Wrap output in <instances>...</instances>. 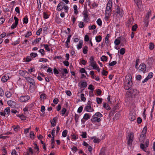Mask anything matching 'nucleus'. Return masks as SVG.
<instances>
[{
  "label": "nucleus",
  "mask_w": 155,
  "mask_h": 155,
  "mask_svg": "<svg viewBox=\"0 0 155 155\" xmlns=\"http://www.w3.org/2000/svg\"><path fill=\"white\" fill-rule=\"evenodd\" d=\"M132 77L130 74L127 75L124 82V87L126 90L130 89L133 83L131 81Z\"/></svg>",
  "instance_id": "1"
},
{
  "label": "nucleus",
  "mask_w": 155,
  "mask_h": 155,
  "mask_svg": "<svg viewBox=\"0 0 155 155\" xmlns=\"http://www.w3.org/2000/svg\"><path fill=\"white\" fill-rule=\"evenodd\" d=\"M25 78L27 81L30 83V91L31 92H33L35 89V84L34 80L30 77H25Z\"/></svg>",
  "instance_id": "2"
},
{
  "label": "nucleus",
  "mask_w": 155,
  "mask_h": 155,
  "mask_svg": "<svg viewBox=\"0 0 155 155\" xmlns=\"http://www.w3.org/2000/svg\"><path fill=\"white\" fill-rule=\"evenodd\" d=\"M88 13V12L87 10H84L82 13V14L84 15V21L86 22H88L90 20Z\"/></svg>",
  "instance_id": "3"
},
{
  "label": "nucleus",
  "mask_w": 155,
  "mask_h": 155,
  "mask_svg": "<svg viewBox=\"0 0 155 155\" xmlns=\"http://www.w3.org/2000/svg\"><path fill=\"white\" fill-rule=\"evenodd\" d=\"M128 140L127 142V144L129 145H131L134 140V135L132 132L130 133L128 136Z\"/></svg>",
  "instance_id": "4"
},
{
  "label": "nucleus",
  "mask_w": 155,
  "mask_h": 155,
  "mask_svg": "<svg viewBox=\"0 0 155 155\" xmlns=\"http://www.w3.org/2000/svg\"><path fill=\"white\" fill-rule=\"evenodd\" d=\"M30 99V97L28 95L21 96L20 97L19 101L21 102L27 101Z\"/></svg>",
  "instance_id": "5"
},
{
  "label": "nucleus",
  "mask_w": 155,
  "mask_h": 155,
  "mask_svg": "<svg viewBox=\"0 0 155 155\" xmlns=\"http://www.w3.org/2000/svg\"><path fill=\"white\" fill-rule=\"evenodd\" d=\"M140 69V71H142L143 73H144L146 70V64L144 63L141 64L139 66Z\"/></svg>",
  "instance_id": "6"
},
{
  "label": "nucleus",
  "mask_w": 155,
  "mask_h": 155,
  "mask_svg": "<svg viewBox=\"0 0 155 155\" xmlns=\"http://www.w3.org/2000/svg\"><path fill=\"white\" fill-rule=\"evenodd\" d=\"M65 5L64 3L61 2L58 4L57 9L59 11H61L64 8V7Z\"/></svg>",
  "instance_id": "7"
},
{
  "label": "nucleus",
  "mask_w": 155,
  "mask_h": 155,
  "mask_svg": "<svg viewBox=\"0 0 155 155\" xmlns=\"http://www.w3.org/2000/svg\"><path fill=\"white\" fill-rule=\"evenodd\" d=\"M147 131V126H145L143 128V130L141 133V135H140V137L143 138H145V137L146 136V134Z\"/></svg>",
  "instance_id": "8"
},
{
  "label": "nucleus",
  "mask_w": 155,
  "mask_h": 155,
  "mask_svg": "<svg viewBox=\"0 0 155 155\" xmlns=\"http://www.w3.org/2000/svg\"><path fill=\"white\" fill-rule=\"evenodd\" d=\"M134 90L130 89L129 91L127 92L126 95L128 97H131L132 96L135 95V94H134Z\"/></svg>",
  "instance_id": "9"
},
{
  "label": "nucleus",
  "mask_w": 155,
  "mask_h": 155,
  "mask_svg": "<svg viewBox=\"0 0 155 155\" xmlns=\"http://www.w3.org/2000/svg\"><path fill=\"white\" fill-rule=\"evenodd\" d=\"M153 74L152 72L149 73L147 77L143 81H142V83H144L145 82H147L149 79L151 78L153 76Z\"/></svg>",
  "instance_id": "10"
},
{
  "label": "nucleus",
  "mask_w": 155,
  "mask_h": 155,
  "mask_svg": "<svg viewBox=\"0 0 155 155\" xmlns=\"http://www.w3.org/2000/svg\"><path fill=\"white\" fill-rule=\"evenodd\" d=\"M91 120L92 123L95 122H99L101 121V120L100 118L97 117H95V116L93 115L92 117V118L91 119Z\"/></svg>",
  "instance_id": "11"
},
{
  "label": "nucleus",
  "mask_w": 155,
  "mask_h": 155,
  "mask_svg": "<svg viewBox=\"0 0 155 155\" xmlns=\"http://www.w3.org/2000/svg\"><path fill=\"white\" fill-rule=\"evenodd\" d=\"M8 104L12 108H14L15 106L16 103L15 102L9 100L7 101Z\"/></svg>",
  "instance_id": "12"
},
{
  "label": "nucleus",
  "mask_w": 155,
  "mask_h": 155,
  "mask_svg": "<svg viewBox=\"0 0 155 155\" xmlns=\"http://www.w3.org/2000/svg\"><path fill=\"white\" fill-rule=\"evenodd\" d=\"M84 110L89 112H92L94 111V109L91 107V106H86L84 108Z\"/></svg>",
  "instance_id": "13"
},
{
  "label": "nucleus",
  "mask_w": 155,
  "mask_h": 155,
  "mask_svg": "<svg viewBox=\"0 0 155 155\" xmlns=\"http://www.w3.org/2000/svg\"><path fill=\"white\" fill-rule=\"evenodd\" d=\"M116 8L117 11L116 12L117 14H119L121 16H122L123 15L122 10H120V8L118 6H117Z\"/></svg>",
  "instance_id": "14"
},
{
  "label": "nucleus",
  "mask_w": 155,
  "mask_h": 155,
  "mask_svg": "<svg viewBox=\"0 0 155 155\" xmlns=\"http://www.w3.org/2000/svg\"><path fill=\"white\" fill-rule=\"evenodd\" d=\"M9 78L8 75H5L3 76L1 78V81L3 82H6Z\"/></svg>",
  "instance_id": "15"
},
{
  "label": "nucleus",
  "mask_w": 155,
  "mask_h": 155,
  "mask_svg": "<svg viewBox=\"0 0 155 155\" xmlns=\"http://www.w3.org/2000/svg\"><path fill=\"white\" fill-rule=\"evenodd\" d=\"M129 118L131 121H133L135 119L136 117L135 115H133L132 113H130V114Z\"/></svg>",
  "instance_id": "16"
},
{
  "label": "nucleus",
  "mask_w": 155,
  "mask_h": 155,
  "mask_svg": "<svg viewBox=\"0 0 155 155\" xmlns=\"http://www.w3.org/2000/svg\"><path fill=\"white\" fill-rule=\"evenodd\" d=\"M91 117V115L86 113L84 114V116L83 117V119H84L85 120H87L89 119Z\"/></svg>",
  "instance_id": "17"
},
{
  "label": "nucleus",
  "mask_w": 155,
  "mask_h": 155,
  "mask_svg": "<svg viewBox=\"0 0 155 155\" xmlns=\"http://www.w3.org/2000/svg\"><path fill=\"white\" fill-rule=\"evenodd\" d=\"M83 42L82 41H80L78 44L77 45V48L78 49H81L83 46Z\"/></svg>",
  "instance_id": "18"
},
{
  "label": "nucleus",
  "mask_w": 155,
  "mask_h": 155,
  "mask_svg": "<svg viewBox=\"0 0 155 155\" xmlns=\"http://www.w3.org/2000/svg\"><path fill=\"white\" fill-rule=\"evenodd\" d=\"M103 107L104 108L107 110H109L111 108L108 104H107L106 103L104 104Z\"/></svg>",
  "instance_id": "19"
},
{
  "label": "nucleus",
  "mask_w": 155,
  "mask_h": 155,
  "mask_svg": "<svg viewBox=\"0 0 155 155\" xmlns=\"http://www.w3.org/2000/svg\"><path fill=\"white\" fill-rule=\"evenodd\" d=\"M151 11L150 10L149 12H148L146 17L145 18L144 20H149V18L151 14Z\"/></svg>",
  "instance_id": "20"
},
{
  "label": "nucleus",
  "mask_w": 155,
  "mask_h": 155,
  "mask_svg": "<svg viewBox=\"0 0 155 155\" xmlns=\"http://www.w3.org/2000/svg\"><path fill=\"white\" fill-rule=\"evenodd\" d=\"M87 49L88 47L87 46H85L83 47V52L84 54H87Z\"/></svg>",
  "instance_id": "21"
},
{
  "label": "nucleus",
  "mask_w": 155,
  "mask_h": 155,
  "mask_svg": "<svg viewBox=\"0 0 155 155\" xmlns=\"http://www.w3.org/2000/svg\"><path fill=\"white\" fill-rule=\"evenodd\" d=\"M96 41L97 42H99L101 41L102 39V37L101 36L98 35V36L96 37Z\"/></svg>",
  "instance_id": "22"
},
{
  "label": "nucleus",
  "mask_w": 155,
  "mask_h": 155,
  "mask_svg": "<svg viewBox=\"0 0 155 155\" xmlns=\"http://www.w3.org/2000/svg\"><path fill=\"white\" fill-rule=\"evenodd\" d=\"M98 117H101L103 116V115L99 112H97L94 115Z\"/></svg>",
  "instance_id": "23"
},
{
  "label": "nucleus",
  "mask_w": 155,
  "mask_h": 155,
  "mask_svg": "<svg viewBox=\"0 0 155 155\" xmlns=\"http://www.w3.org/2000/svg\"><path fill=\"white\" fill-rule=\"evenodd\" d=\"M40 98L41 100H44L45 99H46V94H41L40 96Z\"/></svg>",
  "instance_id": "24"
},
{
  "label": "nucleus",
  "mask_w": 155,
  "mask_h": 155,
  "mask_svg": "<svg viewBox=\"0 0 155 155\" xmlns=\"http://www.w3.org/2000/svg\"><path fill=\"white\" fill-rule=\"evenodd\" d=\"M68 133V131L66 130H64L62 133V136L63 137H66Z\"/></svg>",
  "instance_id": "25"
},
{
  "label": "nucleus",
  "mask_w": 155,
  "mask_h": 155,
  "mask_svg": "<svg viewBox=\"0 0 155 155\" xmlns=\"http://www.w3.org/2000/svg\"><path fill=\"white\" fill-rule=\"evenodd\" d=\"M84 94H81V100L83 101H85L86 100V98L84 97Z\"/></svg>",
  "instance_id": "26"
},
{
  "label": "nucleus",
  "mask_w": 155,
  "mask_h": 155,
  "mask_svg": "<svg viewBox=\"0 0 155 155\" xmlns=\"http://www.w3.org/2000/svg\"><path fill=\"white\" fill-rule=\"evenodd\" d=\"M144 27H146V28L147 27L148 25L149 20H144Z\"/></svg>",
  "instance_id": "27"
},
{
  "label": "nucleus",
  "mask_w": 155,
  "mask_h": 155,
  "mask_svg": "<svg viewBox=\"0 0 155 155\" xmlns=\"http://www.w3.org/2000/svg\"><path fill=\"white\" fill-rule=\"evenodd\" d=\"M112 3L111 1L109 0L107 4V7L112 8Z\"/></svg>",
  "instance_id": "28"
},
{
  "label": "nucleus",
  "mask_w": 155,
  "mask_h": 155,
  "mask_svg": "<svg viewBox=\"0 0 155 155\" xmlns=\"http://www.w3.org/2000/svg\"><path fill=\"white\" fill-rule=\"evenodd\" d=\"M154 47V44L152 42H150V43L149 45V49L150 50H152L153 49Z\"/></svg>",
  "instance_id": "29"
},
{
  "label": "nucleus",
  "mask_w": 155,
  "mask_h": 155,
  "mask_svg": "<svg viewBox=\"0 0 155 155\" xmlns=\"http://www.w3.org/2000/svg\"><path fill=\"white\" fill-rule=\"evenodd\" d=\"M97 102L98 104H101L102 101V99L101 98L99 97H97Z\"/></svg>",
  "instance_id": "30"
},
{
  "label": "nucleus",
  "mask_w": 155,
  "mask_h": 155,
  "mask_svg": "<svg viewBox=\"0 0 155 155\" xmlns=\"http://www.w3.org/2000/svg\"><path fill=\"white\" fill-rule=\"evenodd\" d=\"M81 88L82 87H86L87 86V83L86 82H82L81 84Z\"/></svg>",
  "instance_id": "31"
},
{
  "label": "nucleus",
  "mask_w": 155,
  "mask_h": 155,
  "mask_svg": "<svg viewBox=\"0 0 155 155\" xmlns=\"http://www.w3.org/2000/svg\"><path fill=\"white\" fill-rule=\"evenodd\" d=\"M125 52V48H122L120 49V54H121L123 55L124 54Z\"/></svg>",
  "instance_id": "32"
},
{
  "label": "nucleus",
  "mask_w": 155,
  "mask_h": 155,
  "mask_svg": "<svg viewBox=\"0 0 155 155\" xmlns=\"http://www.w3.org/2000/svg\"><path fill=\"white\" fill-rule=\"evenodd\" d=\"M78 26L80 28H83L84 26V23L82 21H80L78 24Z\"/></svg>",
  "instance_id": "33"
},
{
  "label": "nucleus",
  "mask_w": 155,
  "mask_h": 155,
  "mask_svg": "<svg viewBox=\"0 0 155 155\" xmlns=\"http://www.w3.org/2000/svg\"><path fill=\"white\" fill-rule=\"evenodd\" d=\"M107 58L105 55H103L101 58V60L103 61H105L107 60Z\"/></svg>",
  "instance_id": "34"
},
{
  "label": "nucleus",
  "mask_w": 155,
  "mask_h": 155,
  "mask_svg": "<svg viewBox=\"0 0 155 155\" xmlns=\"http://www.w3.org/2000/svg\"><path fill=\"white\" fill-rule=\"evenodd\" d=\"M109 34H107L105 38V43H106L108 44L109 43V39H108V38H109Z\"/></svg>",
  "instance_id": "35"
},
{
  "label": "nucleus",
  "mask_w": 155,
  "mask_h": 155,
  "mask_svg": "<svg viewBox=\"0 0 155 155\" xmlns=\"http://www.w3.org/2000/svg\"><path fill=\"white\" fill-rule=\"evenodd\" d=\"M79 117V116L77 114H75L74 117H75V122L76 123H77L78 121V120Z\"/></svg>",
  "instance_id": "36"
},
{
  "label": "nucleus",
  "mask_w": 155,
  "mask_h": 155,
  "mask_svg": "<svg viewBox=\"0 0 155 155\" xmlns=\"http://www.w3.org/2000/svg\"><path fill=\"white\" fill-rule=\"evenodd\" d=\"M41 38H37L34 41H33L32 42V45H34L35 43V42H38L39 41L41 40Z\"/></svg>",
  "instance_id": "37"
},
{
  "label": "nucleus",
  "mask_w": 155,
  "mask_h": 155,
  "mask_svg": "<svg viewBox=\"0 0 155 155\" xmlns=\"http://www.w3.org/2000/svg\"><path fill=\"white\" fill-rule=\"evenodd\" d=\"M137 28V24H135L134 25L132 28V30L133 31H135Z\"/></svg>",
  "instance_id": "38"
},
{
  "label": "nucleus",
  "mask_w": 155,
  "mask_h": 155,
  "mask_svg": "<svg viewBox=\"0 0 155 155\" xmlns=\"http://www.w3.org/2000/svg\"><path fill=\"white\" fill-rule=\"evenodd\" d=\"M5 95L8 98L10 97L12 95L11 93L8 91H7L5 93Z\"/></svg>",
  "instance_id": "39"
},
{
  "label": "nucleus",
  "mask_w": 155,
  "mask_h": 155,
  "mask_svg": "<svg viewBox=\"0 0 155 155\" xmlns=\"http://www.w3.org/2000/svg\"><path fill=\"white\" fill-rule=\"evenodd\" d=\"M83 138H87V133L85 132H83L82 134L81 135Z\"/></svg>",
  "instance_id": "40"
},
{
  "label": "nucleus",
  "mask_w": 155,
  "mask_h": 155,
  "mask_svg": "<svg viewBox=\"0 0 155 155\" xmlns=\"http://www.w3.org/2000/svg\"><path fill=\"white\" fill-rule=\"evenodd\" d=\"M19 74L22 76H23L24 78L25 77V73L24 72V71L22 70H20L19 71Z\"/></svg>",
  "instance_id": "41"
},
{
  "label": "nucleus",
  "mask_w": 155,
  "mask_h": 155,
  "mask_svg": "<svg viewBox=\"0 0 155 155\" xmlns=\"http://www.w3.org/2000/svg\"><path fill=\"white\" fill-rule=\"evenodd\" d=\"M35 136V134L33 132L31 131L30 133V137L32 139H33L34 138V137Z\"/></svg>",
  "instance_id": "42"
},
{
  "label": "nucleus",
  "mask_w": 155,
  "mask_h": 155,
  "mask_svg": "<svg viewBox=\"0 0 155 155\" xmlns=\"http://www.w3.org/2000/svg\"><path fill=\"white\" fill-rule=\"evenodd\" d=\"M96 28V26L94 25H93L92 26H89L88 27V28L89 30H94Z\"/></svg>",
  "instance_id": "43"
},
{
  "label": "nucleus",
  "mask_w": 155,
  "mask_h": 155,
  "mask_svg": "<svg viewBox=\"0 0 155 155\" xmlns=\"http://www.w3.org/2000/svg\"><path fill=\"white\" fill-rule=\"evenodd\" d=\"M140 148L142 149L144 151H146V149L145 148L144 145L143 143H141L140 145Z\"/></svg>",
  "instance_id": "44"
},
{
  "label": "nucleus",
  "mask_w": 155,
  "mask_h": 155,
  "mask_svg": "<svg viewBox=\"0 0 155 155\" xmlns=\"http://www.w3.org/2000/svg\"><path fill=\"white\" fill-rule=\"evenodd\" d=\"M146 63L149 65L151 64L152 63V59L151 58H148L146 61Z\"/></svg>",
  "instance_id": "45"
},
{
  "label": "nucleus",
  "mask_w": 155,
  "mask_h": 155,
  "mask_svg": "<svg viewBox=\"0 0 155 155\" xmlns=\"http://www.w3.org/2000/svg\"><path fill=\"white\" fill-rule=\"evenodd\" d=\"M97 22L99 26H101L102 25V22L100 18H99L97 20Z\"/></svg>",
  "instance_id": "46"
},
{
  "label": "nucleus",
  "mask_w": 155,
  "mask_h": 155,
  "mask_svg": "<svg viewBox=\"0 0 155 155\" xmlns=\"http://www.w3.org/2000/svg\"><path fill=\"white\" fill-rule=\"evenodd\" d=\"M104 148H103L101 150L99 155H105Z\"/></svg>",
  "instance_id": "47"
},
{
  "label": "nucleus",
  "mask_w": 155,
  "mask_h": 155,
  "mask_svg": "<svg viewBox=\"0 0 155 155\" xmlns=\"http://www.w3.org/2000/svg\"><path fill=\"white\" fill-rule=\"evenodd\" d=\"M117 62L116 61H114L109 63V65L110 66H113L116 64Z\"/></svg>",
  "instance_id": "48"
},
{
  "label": "nucleus",
  "mask_w": 155,
  "mask_h": 155,
  "mask_svg": "<svg viewBox=\"0 0 155 155\" xmlns=\"http://www.w3.org/2000/svg\"><path fill=\"white\" fill-rule=\"evenodd\" d=\"M101 73L102 75L106 76L108 72L107 71L103 69Z\"/></svg>",
  "instance_id": "49"
},
{
  "label": "nucleus",
  "mask_w": 155,
  "mask_h": 155,
  "mask_svg": "<svg viewBox=\"0 0 155 155\" xmlns=\"http://www.w3.org/2000/svg\"><path fill=\"white\" fill-rule=\"evenodd\" d=\"M23 22L27 24L28 22V19L27 17H25L23 19Z\"/></svg>",
  "instance_id": "50"
},
{
  "label": "nucleus",
  "mask_w": 155,
  "mask_h": 155,
  "mask_svg": "<svg viewBox=\"0 0 155 155\" xmlns=\"http://www.w3.org/2000/svg\"><path fill=\"white\" fill-rule=\"evenodd\" d=\"M17 116L21 118V119L22 120H23V119H25V116L23 114L20 115V114H18V115H17Z\"/></svg>",
  "instance_id": "51"
},
{
  "label": "nucleus",
  "mask_w": 155,
  "mask_h": 155,
  "mask_svg": "<svg viewBox=\"0 0 155 155\" xmlns=\"http://www.w3.org/2000/svg\"><path fill=\"white\" fill-rule=\"evenodd\" d=\"M30 55L33 58H35L38 56L37 54L35 53H32L30 54Z\"/></svg>",
  "instance_id": "52"
},
{
  "label": "nucleus",
  "mask_w": 155,
  "mask_h": 155,
  "mask_svg": "<svg viewBox=\"0 0 155 155\" xmlns=\"http://www.w3.org/2000/svg\"><path fill=\"white\" fill-rule=\"evenodd\" d=\"M5 113L6 112L7 114H8L10 112V110L9 107H7L5 109Z\"/></svg>",
  "instance_id": "53"
},
{
  "label": "nucleus",
  "mask_w": 155,
  "mask_h": 155,
  "mask_svg": "<svg viewBox=\"0 0 155 155\" xmlns=\"http://www.w3.org/2000/svg\"><path fill=\"white\" fill-rule=\"evenodd\" d=\"M111 11L108 10H106L105 11V14L106 15H108L110 16L111 15Z\"/></svg>",
  "instance_id": "54"
},
{
  "label": "nucleus",
  "mask_w": 155,
  "mask_h": 155,
  "mask_svg": "<svg viewBox=\"0 0 155 155\" xmlns=\"http://www.w3.org/2000/svg\"><path fill=\"white\" fill-rule=\"evenodd\" d=\"M43 45L44 46L45 49L46 50L48 51H50V48L49 47L48 45L44 44Z\"/></svg>",
  "instance_id": "55"
},
{
  "label": "nucleus",
  "mask_w": 155,
  "mask_h": 155,
  "mask_svg": "<svg viewBox=\"0 0 155 155\" xmlns=\"http://www.w3.org/2000/svg\"><path fill=\"white\" fill-rule=\"evenodd\" d=\"M48 61V60L47 59L44 58H41L39 60V61L40 62L44 61L45 62H46Z\"/></svg>",
  "instance_id": "56"
},
{
  "label": "nucleus",
  "mask_w": 155,
  "mask_h": 155,
  "mask_svg": "<svg viewBox=\"0 0 155 155\" xmlns=\"http://www.w3.org/2000/svg\"><path fill=\"white\" fill-rule=\"evenodd\" d=\"M116 45H117L120 44V41L119 39H116L114 42Z\"/></svg>",
  "instance_id": "57"
},
{
  "label": "nucleus",
  "mask_w": 155,
  "mask_h": 155,
  "mask_svg": "<svg viewBox=\"0 0 155 155\" xmlns=\"http://www.w3.org/2000/svg\"><path fill=\"white\" fill-rule=\"evenodd\" d=\"M39 52L41 53L42 56L44 55L45 54V51L43 49H41L40 50Z\"/></svg>",
  "instance_id": "58"
},
{
  "label": "nucleus",
  "mask_w": 155,
  "mask_h": 155,
  "mask_svg": "<svg viewBox=\"0 0 155 155\" xmlns=\"http://www.w3.org/2000/svg\"><path fill=\"white\" fill-rule=\"evenodd\" d=\"M53 72L54 74H59L58 71L57 69L56 68H54L53 69Z\"/></svg>",
  "instance_id": "59"
},
{
  "label": "nucleus",
  "mask_w": 155,
  "mask_h": 155,
  "mask_svg": "<svg viewBox=\"0 0 155 155\" xmlns=\"http://www.w3.org/2000/svg\"><path fill=\"white\" fill-rule=\"evenodd\" d=\"M43 16L45 19H47L49 17L48 14L45 12H44L43 13Z\"/></svg>",
  "instance_id": "60"
},
{
  "label": "nucleus",
  "mask_w": 155,
  "mask_h": 155,
  "mask_svg": "<svg viewBox=\"0 0 155 155\" xmlns=\"http://www.w3.org/2000/svg\"><path fill=\"white\" fill-rule=\"evenodd\" d=\"M6 35V34L5 32H3L2 34L0 35V39H2Z\"/></svg>",
  "instance_id": "61"
},
{
  "label": "nucleus",
  "mask_w": 155,
  "mask_h": 155,
  "mask_svg": "<svg viewBox=\"0 0 155 155\" xmlns=\"http://www.w3.org/2000/svg\"><path fill=\"white\" fill-rule=\"evenodd\" d=\"M83 107L82 106H81L80 107H79L78 110V112L79 113H81L83 110Z\"/></svg>",
  "instance_id": "62"
},
{
  "label": "nucleus",
  "mask_w": 155,
  "mask_h": 155,
  "mask_svg": "<svg viewBox=\"0 0 155 155\" xmlns=\"http://www.w3.org/2000/svg\"><path fill=\"white\" fill-rule=\"evenodd\" d=\"M28 151L30 154H31V155H32L34 153L32 149L30 147L28 148Z\"/></svg>",
  "instance_id": "63"
},
{
  "label": "nucleus",
  "mask_w": 155,
  "mask_h": 155,
  "mask_svg": "<svg viewBox=\"0 0 155 155\" xmlns=\"http://www.w3.org/2000/svg\"><path fill=\"white\" fill-rule=\"evenodd\" d=\"M14 18L15 21V23L18 25V19L16 16H14Z\"/></svg>",
  "instance_id": "64"
}]
</instances>
